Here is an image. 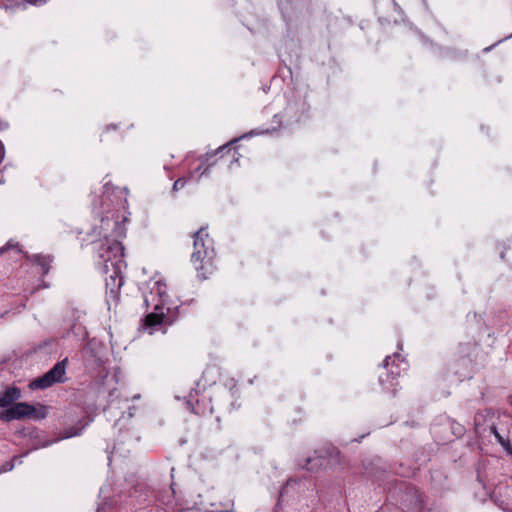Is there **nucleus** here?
<instances>
[{
	"label": "nucleus",
	"mask_w": 512,
	"mask_h": 512,
	"mask_svg": "<svg viewBox=\"0 0 512 512\" xmlns=\"http://www.w3.org/2000/svg\"><path fill=\"white\" fill-rule=\"evenodd\" d=\"M212 244L205 228H200L194 234V251L191 255V262L197 270L198 276L202 279H206L207 274L211 272Z\"/></svg>",
	"instance_id": "obj_1"
},
{
	"label": "nucleus",
	"mask_w": 512,
	"mask_h": 512,
	"mask_svg": "<svg viewBox=\"0 0 512 512\" xmlns=\"http://www.w3.org/2000/svg\"><path fill=\"white\" fill-rule=\"evenodd\" d=\"M47 414V409L43 405L34 406L26 402H18L0 411V419L7 422L22 419L41 420L46 418Z\"/></svg>",
	"instance_id": "obj_2"
},
{
	"label": "nucleus",
	"mask_w": 512,
	"mask_h": 512,
	"mask_svg": "<svg viewBox=\"0 0 512 512\" xmlns=\"http://www.w3.org/2000/svg\"><path fill=\"white\" fill-rule=\"evenodd\" d=\"M340 451L335 447H328L323 450L315 451V454L306 458L303 468L308 471H318L324 464V459L328 458L330 462H339Z\"/></svg>",
	"instance_id": "obj_3"
},
{
	"label": "nucleus",
	"mask_w": 512,
	"mask_h": 512,
	"mask_svg": "<svg viewBox=\"0 0 512 512\" xmlns=\"http://www.w3.org/2000/svg\"><path fill=\"white\" fill-rule=\"evenodd\" d=\"M401 505L407 512H420L424 502L419 490L414 486H406L401 497Z\"/></svg>",
	"instance_id": "obj_4"
},
{
	"label": "nucleus",
	"mask_w": 512,
	"mask_h": 512,
	"mask_svg": "<svg viewBox=\"0 0 512 512\" xmlns=\"http://www.w3.org/2000/svg\"><path fill=\"white\" fill-rule=\"evenodd\" d=\"M407 368V362L399 354L387 356L385 360V369L388 372V376L386 379H381V381H394L402 373L406 372Z\"/></svg>",
	"instance_id": "obj_5"
},
{
	"label": "nucleus",
	"mask_w": 512,
	"mask_h": 512,
	"mask_svg": "<svg viewBox=\"0 0 512 512\" xmlns=\"http://www.w3.org/2000/svg\"><path fill=\"white\" fill-rule=\"evenodd\" d=\"M67 359L60 361L42 377L34 379L30 384H55L63 382L66 371Z\"/></svg>",
	"instance_id": "obj_6"
},
{
	"label": "nucleus",
	"mask_w": 512,
	"mask_h": 512,
	"mask_svg": "<svg viewBox=\"0 0 512 512\" xmlns=\"http://www.w3.org/2000/svg\"><path fill=\"white\" fill-rule=\"evenodd\" d=\"M204 392L205 386H197L196 388H191L188 395L183 396L187 409L196 414L201 413L200 404L203 401Z\"/></svg>",
	"instance_id": "obj_7"
},
{
	"label": "nucleus",
	"mask_w": 512,
	"mask_h": 512,
	"mask_svg": "<svg viewBox=\"0 0 512 512\" xmlns=\"http://www.w3.org/2000/svg\"><path fill=\"white\" fill-rule=\"evenodd\" d=\"M21 397V391L16 386L9 387L0 395V407H11Z\"/></svg>",
	"instance_id": "obj_8"
},
{
	"label": "nucleus",
	"mask_w": 512,
	"mask_h": 512,
	"mask_svg": "<svg viewBox=\"0 0 512 512\" xmlns=\"http://www.w3.org/2000/svg\"><path fill=\"white\" fill-rule=\"evenodd\" d=\"M158 310H162V308H160L159 306H156L155 311L152 313H149L145 317V325L146 326L155 327L157 325H160L163 322L165 314L162 311L158 312Z\"/></svg>",
	"instance_id": "obj_9"
},
{
	"label": "nucleus",
	"mask_w": 512,
	"mask_h": 512,
	"mask_svg": "<svg viewBox=\"0 0 512 512\" xmlns=\"http://www.w3.org/2000/svg\"><path fill=\"white\" fill-rule=\"evenodd\" d=\"M29 259L39 265L43 269V275H47L50 269V263L52 259L50 256H45L41 254H34L29 257Z\"/></svg>",
	"instance_id": "obj_10"
},
{
	"label": "nucleus",
	"mask_w": 512,
	"mask_h": 512,
	"mask_svg": "<svg viewBox=\"0 0 512 512\" xmlns=\"http://www.w3.org/2000/svg\"><path fill=\"white\" fill-rule=\"evenodd\" d=\"M185 184H186L185 178L177 179L173 184V191H179L180 189H182L185 186Z\"/></svg>",
	"instance_id": "obj_11"
},
{
	"label": "nucleus",
	"mask_w": 512,
	"mask_h": 512,
	"mask_svg": "<svg viewBox=\"0 0 512 512\" xmlns=\"http://www.w3.org/2000/svg\"><path fill=\"white\" fill-rule=\"evenodd\" d=\"M14 468V463H13V460L9 461V462H6L4 463L1 467H0V474L1 473H4V472H9V471H12Z\"/></svg>",
	"instance_id": "obj_12"
},
{
	"label": "nucleus",
	"mask_w": 512,
	"mask_h": 512,
	"mask_svg": "<svg viewBox=\"0 0 512 512\" xmlns=\"http://www.w3.org/2000/svg\"><path fill=\"white\" fill-rule=\"evenodd\" d=\"M491 431L492 433L495 435L496 439L498 440V442L502 445L505 444V441H504V438L499 434V432L497 431L496 427L495 426H492L491 427Z\"/></svg>",
	"instance_id": "obj_13"
},
{
	"label": "nucleus",
	"mask_w": 512,
	"mask_h": 512,
	"mask_svg": "<svg viewBox=\"0 0 512 512\" xmlns=\"http://www.w3.org/2000/svg\"><path fill=\"white\" fill-rule=\"evenodd\" d=\"M491 431L492 433L495 435L496 439L498 440V442L502 445L505 444V441H504V438L499 434V432L497 431L496 427L495 426H492L491 427Z\"/></svg>",
	"instance_id": "obj_14"
},
{
	"label": "nucleus",
	"mask_w": 512,
	"mask_h": 512,
	"mask_svg": "<svg viewBox=\"0 0 512 512\" xmlns=\"http://www.w3.org/2000/svg\"><path fill=\"white\" fill-rule=\"evenodd\" d=\"M491 431L492 433L495 435L496 439L498 440V442L502 445L505 444V441H504V438L499 434V432L497 431L496 427L495 426H492L491 427Z\"/></svg>",
	"instance_id": "obj_15"
},
{
	"label": "nucleus",
	"mask_w": 512,
	"mask_h": 512,
	"mask_svg": "<svg viewBox=\"0 0 512 512\" xmlns=\"http://www.w3.org/2000/svg\"><path fill=\"white\" fill-rule=\"evenodd\" d=\"M75 435H77L76 432H74V433H66L62 438H69V437H72V436H75Z\"/></svg>",
	"instance_id": "obj_16"
},
{
	"label": "nucleus",
	"mask_w": 512,
	"mask_h": 512,
	"mask_svg": "<svg viewBox=\"0 0 512 512\" xmlns=\"http://www.w3.org/2000/svg\"><path fill=\"white\" fill-rule=\"evenodd\" d=\"M510 404L512 405V395L509 397Z\"/></svg>",
	"instance_id": "obj_17"
}]
</instances>
